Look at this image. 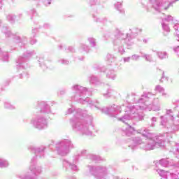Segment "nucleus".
Wrapping results in <instances>:
<instances>
[{"mask_svg":"<svg viewBox=\"0 0 179 179\" xmlns=\"http://www.w3.org/2000/svg\"><path fill=\"white\" fill-rule=\"evenodd\" d=\"M155 92H159V93H162V96H166V93H164V88L160 85H157L155 89Z\"/></svg>","mask_w":179,"mask_h":179,"instance_id":"obj_37","label":"nucleus"},{"mask_svg":"<svg viewBox=\"0 0 179 179\" xmlns=\"http://www.w3.org/2000/svg\"><path fill=\"white\" fill-rule=\"evenodd\" d=\"M59 64H62V65H69V62L68 59H60L58 60Z\"/></svg>","mask_w":179,"mask_h":179,"instance_id":"obj_40","label":"nucleus"},{"mask_svg":"<svg viewBox=\"0 0 179 179\" xmlns=\"http://www.w3.org/2000/svg\"><path fill=\"white\" fill-rule=\"evenodd\" d=\"M1 31L3 33L6 37H12L13 41L8 43L9 47H11V50H15L16 45L18 47H24L28 43V39L26 36H19L17 34H12L10 29L8 27H3L1 28Z\"/></svg>","mask_w":179,"mask_h":179,"instance_id":"obj_9","label":"nucleus"},{"mask_svg":"<svg viewBox=\"0 0 179 179\" xmlns=\"http://www.w3.org/2000/svg\"><path fill=\"white\" fill-rule=\"evenodd\" d=\"M101 1V0H87L88 3H90V5H99L100 4V2Z\"/></svg>","mask_w":179,"mask_h":179,"instance_id":"obj_38","label":"nucleus"},{"mask_svg":"<svg viewBox=\"0 0 179 179\" xmlns=\"http://www.w3.org/2000/svg\"><path fill=\"white\" fill-rule=\"evenodd\" d=\"M156 122H157V117H152L151 118V124L150 127H156Z\"/></svg>","mask_w":179,"mask_h":179,"instance_id":"obj_44","label":"nucleus"},{"mask_svg":"<svg viewBox=\"0 0 179 179\" xmlns=\"http://www.w3.org/2000/svg\"><path fill=\"white\" fill-rule=\"evenodd\" d=\"M141 57L144 58V59L148 62H152L153 61V57H152V55L143 53Z\"/></svg>","mask_w":179,"mask_h":179,"instance_id":"obj_30","label":"nucleus"},{"mask_svg":"<svg viewBox=\"0 0 179 179\" xmlns=\"http://www.w3.org/2000/svg\"><path fill=\"white\" fill-rule=\"evenodd\" d=\"M103 96L107 99L108 97H111L113 96H117V92L115 90L112 88H109L106 93L103 94Z\"/></svg>","mask_w":179,"mask_h":179,"instance_id":"obj_25","label":"nucleus"},{"mask_svg":"<svg viewBox=\"0 0 179 179\" xmlns=\"http://www.w3.org/2000/svg\"><path fill=\"white\" fill-rule=\"evenodd\" d=\"M38 62L39 64V66H41V68H42L43 71H45V69H47V66L45 65V63H44V57H38Z\"/></svg>","mask_w":179,"mask_h":179,"instance_id":"obj_29","label":"nucleus"},{"mask_svg":"<svg viewBox=\"0 0 179 179\" xmlns=\"http://www.w3.org/2000/svg\"><path fill=\"white\" fill-rule=\"evenodd\" d=\"M38 31V30L37 29V28L32 29L31 37H36V35L37 34Z\"/></svg>","mask_w":179,"mask_h":179,"instance_id":"obj_47","label":"nucleus"},{"mask_svg":"<svg viewBox=\"0 0 179 179\" xmlns=\"http://www.w3.org/2000/svg\"><path fill=\"white\" fill-rule=\"evenodd\" d=\"M161 123L160 125L162 127H166L169 129H170V132H171V127H169L167 126V123L169 122V117H167V115H162L160 116Z\"/></svg>","mask_w":179,"mask_h":179,"instance_id":"obj_19","label":"nucleus"},{"mask_svg":"<svg viewBox=\"0 0 179 179\" xmlns=\"http://www.w3.org/2000/svg\"><path fill=\"white\" fill-rule=\"evenodd\" d=\"M138 107L141 111L147 110L148 111H160V103L159 98L155 97V95L150 92L144 93L136 102V106L131 108V111L136 110Z\"/></svg>","mask_w":179,"mask_h":179,"instance_id":"obj_5","label":"nucleus"},{"mask_svg":"<svg viewBox=\"0 0 179 179\" xmlns=\"http://www.w3.org/2000/svg\"><path fill=\"white\" fill-rule=\"evenodd\" d=\"M85 175L87 176H89V173H85Z\"/></svg>","mask_w":179,"mask_h":179,"instance_id":"obj_62","label":"nucleus"},{"mask_svg":"<svg viewBox=\"0 0 179 179\" xmlns=\"http://www.w3.org/2000/svg\"><path fill=\"white\" fill-rule=\"evenodd\" d=\"M106 59L108 64H113V62H115V61H117V57H115V55H114L113 54L108 53L106 55Z\"/></svg>","mask_w":179,"mask_h":179,"instance_id":"obj_24","label":"nucleus"},{"mask_svg":"<svg viewBox=\"0 0 179 179\" xmlns=\"http://www.w3.org/2000/svg\"><path fill=\"white\" fill-rule=\"evenodd\" d=\"M36 54L34 50H28L25 52L22 56H20L15 61V66L17 72H19L20 79H27L29 78V73L27 72V62L33 55Z\"/></svg>","mask_w":179,"mask_h":179,"instance_id":"obj_8","label":"nucleus"},{"mask_svg":"<svg viewBox=\"0 0 179 179\" xmlns=\"http://www.w3.org/2000/svg\"><path fill=\"white\" fill-rule=\"evenodd\" d=\"M137 134H141L143 136L148 139V141L147 144H145L141 137H134L131 141L132 144L129 145V148H131L132 150L136 149L137 146H139L143 150H153L156 148H163L166 141L170 142V139L173 138L170 133H164L155 136V134L146 131L145 129L137 130Z\"/></svg>","mask_w":179,"mask_h":179,"instance_id":"obj_2","label":"nucleus"},{"mask_svg":"<svg viewBox=\"0 0 179 179\" xmlns=\"http://www.w3.org/2000/svg\"><path fill=\"white\" fill-rule=\"evenodd\" d=\"M87 167L90 175L93 176L95 179H109L111 170H113L111 168H108L107 166L102 165H88Z\"/></svg>","mask_w":179,"mask_h":179,"instance_id":"obj_11","label":"nucleus"},{"mask_svg":"<svg viewBox=\"0 0 179 179\" xmlns=\"http://www.w3.org/2000/svg\"><path fill=\"white\" fill-rule=\"evenodd\" d=\"M88 41L91 45V47H96V39L93 38H89Z\"/></svg>","mask_w":179,"mask_h":179,"instance_id":"obj_42","label":"nucleus"},{"mask_svg":"<svg viewBox=\"0 0 179 179\" xmlns=\"http://www.w3.org/2000/svg\"><path fill=\"white\" fill-rule=\"evenodd\" d=\"M169 177H170L171 179H179L178 173H171Z\"/></svg>","mask_w":179,"mask_h":179,"instance_id":"obj_45","label":"nucleus"},{"mask_svg":"<svg viewBox=\"0 0 179 179\" xmlns=\"http://www.w3.org/2000/svg\"><path fill=\"white\" fill-rule=\"evenodd\" d=\"M71 90L73 92V96H71L72 100H75V101H78L80 103V104H86L90 108H97V110H100L101 113L104 114H107L108 115H110V117H114L115 118H117L118 121L123 122L128 125V123L131 120H134V118H136L138 117L139 120L142 121L143 120V116L139 115V107H136V105L133 106H127V112L124 113L122 117H118V115L121 114V106L118 105H113L109 108H100L99 106L98 101H92L90 98L87 97L90 94V92L87 90V88L82 87L79 85H74L71 87ZM133 107H136V110L134 111L131 108Z\"/></svg>","mask_w":179,"mask_h":179,"instance_id":"obj_1","label":"nucleus"},{"mask_svg":"<svg viewBox=\"0 0 179 179\" xmlns=\"http://www.w3.org/2000/svg\"><path fill=\"white\" fill-rule=\"evenodd\" d=\"M89 82L92 85H100V80L94 76H91L89 77Z\"/></svg>","mask_w":179,"mask_h":179,"instance_id":"obj_28","label":"nucleus"},{"mask_svg":"<svg viewBox=\"0 0 179 179\" xmlns=\"http://www.w3.org/2000/svg\"><path fill=\"white\" fill-rule=\"evenodd\" d=\"M67 179H76V178H75L74 176H71L69 177Z\"/></svg>","mask_w":179,"mask_h":179,"instance_id":"obj_58","label":"nucleus"},{"mask_svg":"<svg viewBox=\"0 0 179 179\" xmlns=\"http://www.w3.org/2000/svg\"><path fill=\"white\" fill-rule=\"evenodd\" d=\"M72 149H75V145L69 138L61 140L56 143V150L59 156L69 155Z\"/></svg>","mask_w":179,"mask_h":179,"instance_id":"obj_12","label":"nucleus"},{"mask_svg":"<svg viewBox=\"0 0 179 179\" xmlns=\"http://www.w3.org/2000/svg\"><path fill=\"white\" fill-rule=\"evenodd\" d=\"M2 22L0 21V24H1Z\"/></svg>","mask_w":179,"mask_h":179,"instance_id":"obj_63","label":"nucleus"},{"mask_svg":"<svg viewBox=\"0 0 179 179\" xmlns=\"http://www.w3.org/2000/svg\"><path fill=\"white\" fill-rule=\"evenodd\" d=\"M43 27H44V29H50V27H51V25H50V24H48V23H45L43 24Z\"/></svg>","mask_w":179,"mask_h":179,"instance_id":"obj_54","label":"nucleus"},{"mask_svg":"<svg viewBox=\"0 0 179 179\" xmlns=\"http://www.w3.org/2000/svg\"><path fill=\"white\" fill-rule=\"evenodd\" d=\"M139 58H141V56L138 55H133L131 57V59L133 60V61H138V59H139Z\"/></svg>","mask_w":179,"mask_h":179,"instance_id":"obj_48","label":"nucleus"},{"mask_svg":"<svg viewBox=\"0 0 179 179\" xmlns=\"http://www.w3.org/2000/svg\"><path fill=\"white\" fill-rule=\"evenodd\" d=\"M156 171L158 173V174L160 176V177H162V179H167L170 176L171 173L169 171H166L163 169H157Z\"/></svg>","mask_w":179,"mask_h":179,"instance_id":"obj_20","label":"nucleus"},{"mask_svg":"<svg viewBox=\"0 0 179 179\" xmlns=\"http://www.w3.org/2000/svg\"><path fill=\"white\" fill-rule=\"evenodd\" d=\"M4 108L7 110H15L16 107L14 105H12L10 102H4Z\"/></svg>","mask_w":179,"mask_h":179,"instance_id":"obj_35","label":"nucleus"},{"mask_svg":"<svg viewBox=\"0 0 179 179\" xmlns=\"http://www.w3.org/2000/svg\"><path fill=\"white\" fill-rule=\"evenodd\" d=\"M173 22H174V17L171 15H168L167 17L164 18L162 22V26L163 29L167 32L170 31V27H169V23H172L173 24Z\"/></svg>","mask_w":179,"mask_h":179,"instance_id":"obj_15","label":"nucleus"},{"mask_svg":"<svg viewBox=\"0 0 179 179\" xmlns=\"http://www.w3.org/2000/svg\"><path fill=\"white\" fill-rule=\"evenodd\" d=\"M88 152L86 150H82L80 152V154H78L79 156H86V155H87Z\"/></svg>","mask_w":179,"mask_h":179,"instance_id":"obj_51","label":"nucleus"},{"mask_svg":"<svg viewBox=\"0 0 179 179\" xmlns=\"http://www.w3.org/2000/svg\"><path fill=\"white\" fill-rule=\"evenodd\" d=\"M40 109L39 114L31 120V124L34 128L36 129H45L48 127V121L44 117L45 114H55V113L51 110L50 105L44 101L38 102L36 106V109Z\"/></svg>","mask_w":179,"mask_h":179,"instance_id":"obj_4","label":"nucleus"},{"mask_svg":"<svg viewBox=\"0 0 179 179\" xmlns=\"http://www.w3.org/2000/svg\"><path fill=\"white\" fill-rule=\"evenodd\" d=\"M29 15H31V19H33V16H37V12L36 11V9L33 8L31 9L29 12H28Z\"/></svg>","mask_w":179,"mask_h":179,"instance_id":"obj_41","label":"nucleus"},{"mask_svg":"<svg viewBox=\"0 0 179 179\" xmlns=\"http://www.w3.org/2000/svg\"><path fill=\"white\" fill-rule=\"evenodd\" d=\"M115 8L117 11L122 14L125 13V11L124 10V8H122V1L117 2L115 3Z\"/></svg>","mask_w":179,"mask_h":179,"instance_id":"obj_26","label":"nucleus"},{"mask_svg":"<svg viewBox=\"0 0 179 179\" xmlns=\"http://www.w3.org/2000/svg\"><path fill=\"white\" fill-rule=\"evenodd\" d=\"M156 52L159 59H166V58H167V52Z\"/></svg>","mask_w":179,"mask_h":179,"instance_id":"obj_34","label":"nucleus"},{"mask_svg":"<svg viewBox=\"0 0 179 179\" xmlns=\"http://www.w3.org/2000/svg\"><path fill=\"white\" fill-rule=\"evenodd\" d=\"M90 159L94 162H100L101 160L99 156L94 155H90Z\"/></svg>","mask_w":179,"mask_h":179,"instance_id":"obj_43","label":"nucleus"},{"mask_svg":"<svg viewBox=\"0 0 179 179\" xmlns=\"http://www.w3.org/2000/svg\"><path fill=\"white\" fill-rule=\"evenodd\" d=\"M66 93V90L65 89H62L58 92V95L59 96H64Z\"/></svg>","mask_w":179,"mask_h":179,"instance_id":"obj_50","label":"nucleus"},{"mask_svg":"<svg viewBox=\"0 0 179 179\" xmlns=\"http://www.w3.org/2000/svg\"><path fill=\"white\" fill-rule=\"evenodd\" d=\"M93 18L94 22H96V23H104L106 22V18H100L99 16L96 15H93Z\"/></svg>","mask_w":179,"mask_h":179,"instance_id":"obj_33","label":"nucleus"},{"mask_svg":"<svg viewBox=\"0 0 179 179\" xmlns=\"http://www.w3.org/2000/svg\"><path fill=\"white\" fill-rule=\"evenodd\" d=\"M65 51L67 52H75V48L72 46H69L68 48H65Z\"/></svg>","mask_w":179,"mask_h":179,"instance_id":"obj_46","label":"nucleus"},{"mask_svg":"<svg viewBox=\"0 0 179 179\" xmlns=\"http://www.w3.org/2000/svg\"><path fill=\"white\" fill-rule=\"evenodd\" d=\"M24 121H27V120H24Z\"/></svg>","mask_w":179,"mask_h":179,"instance_id":"obj_64","label":"nucleus"},{"mask_svg":"<svg viewBox=\"0 0 179 179\" xmlns=\"http://www.w3.org/2000/svg\"><path fill=\"white\" fill-rule=\"evenodd\" d=\"M123 61L124 62H129V61H131V57H124L123 58Z\"/></svg>","mask_w":179,"mask_h":179,"instance_id":"obj_53","label":"nucleus"},{"mask_svg":"<svg viewBox=\"0 0 179 179\" xmlns=\"http://www.w3.org/2000/svg\"><path fill=\"white\" fill-rule=\"evenodd\" d=\"M173 51H175L176 54H178V55L179 56V46L173 48Z\"/></svg>","mask_w":179,"mask_h":179,"instance_id":"obj_55","label":"nucleus"},{"mask_svg":"<svg viewBox=\"0 0 179 179\" xmlns=\"http://www.w3.org/2000/svg\"><path fill=\"white\" fill-rule=\"evenodd\" d=\"M176 155V158L173 159L169 160V159H162L159 161V164L160 166H162V167H170V166H176L178 167V159L179 158L177 157L176 153H173Z\"/></svg>","mask_w":179,"mask_h":179,"instance_id":"obj_14","label":"nucleus"},{"mask_svg":"<svg viewBox=\"0 0 179 179\" xmlns=\"http://www.w3.org/2000/svg\"><path fill=\"white\" fill-rule=\"evenodd\" d=\"M63 48H64V45H59V50H62Z\"/></svg>","mask_w":179,"mask_h":179,"instance_id":"obj_57","label":"nucleus"},{"mask_svg":"<svg viewBox=\"0 0 179 179\" xmlns=\"http://www.w3.org/2000/svg\"><path fill=\"white\" fill-rule=\"evenodd\" d=\"M106 78L114 80V79L117 78V74H115V71L114 70H109L106 72Z\"/></svg>","mask_w":179,"mask_h":179,"instance_id":"obj_27","label":"nucleus"},{"mask_svg":"<svg viewBox=\"0 0 179 179\" xmlns=\"http://www.w3.org/2000/svg\"><path fill=\"white\" fill-rule=\"evenodd\" d=\"M6 19L10 23H14L16 19V15L13 14H8L6 15Z\"/></svg>","mask_w":179,"mask_h":179,"instance_id":"obj_32","label":"nucleus"},{"mask_svg":"<svg viewBox=\"0 0 179 179\" xmlns=\"http://www.w3.org/2000/svg\"><path fill=\"white\" fill-rule=\"evenodd\" d=\"M165 115H166L167 118H169L171 121H173V124L171 126V132H177V131H179V120H176L173 110L171 109H166Z\"/></svg>","mask_w":179,"mask_h":179,"instance_id":"obj_13","label":"nucleus"},{"mask_svg":"<svg viewBox=\"0 0 179 179\" xmlns=\"http://www.w3.org/2000/svg\"><path fill=\"white\" fill-rule=\"evenodd\" d=\"M114 47H116V48H117L118 52L121 54V55L125 54V49H124V43H122V45H114Z\"/></svg>","mask_w":179,"mask_h":179,"instance_id":"obj_31","label":"nucleus"},{"mask_svg":"<svg viewBox=\"0 0 179 179\" xmlns=\"http://www.w3.org/2000/svg\"><path fill=\"white\" fill-rule=\"evenodd\" d=\"M2 5H3V0H0V10L2 9Z\"/></svg>","mask_w":179,"mask_h":179,"instance_id":"obj_56","label":"nucleus"},{"mask_svg":"<svg viewBox=\"0 0 179 179\" xmlns=\"http://www.w3.org/2000/svg\"><path fill=\"white\" fill-rule=\"evenodd\" d=\"M29 150L34 152L35 155H43L44 150H45V147L41 145L40 147H35L34 145H30L29 147Z\"/></svg>","mask_w":179,"mask_h":179,"instance_id":"obj_16","label":"nucleus"},{"mask_svg":"<svg viewBox=\"0 0 179 179\" xmlns=\"http://www.w3.org/2000/svg\"><path fill=\"white\" fill-rule=\"evenodd\" d=\"M63 166L65 167L66 169H71L72 171H78V166L75 164H72L69 162L66 159H63Z\"/></svg>","mask_w":179,"mask_h":179,"instance_id":"obj_17","label":"nucleus"},{"mask_svg":"<svg viewBox=\"0 0 179 179\" xmlns=\"http://www.w3.org/2000/svg\"><path fill=\"white\" fill-rule=\"evenodd\" d=\"M142 31V29L138 28H133L129 29V32L125 34L124 32L119 31L116 35L117 39L113 41V45H121L127 44V47H131L135 44L134 39L136 36Z\"/></svg>","mask_w":179,"mask_h":179,"instance_id":"obj_7","label":"nucleus"},{"mask_svg":"<svg viewBox=\"0 0 179 179\" xmlns=\"http://www.w3.org/2000/svg\"><path fill=\"white\" fill-rule=\"evenodd\" d=\"M94 69L99 71V72H106V67H100V66H94Z\"/></svg>","mask_w":179,"mask_h":179,"instance_id":"obj_39","label":"nucleus"},{"mask_svg":"<svg viewBox=\"0 0 179 179\" xmlns=\"http://www.w3.org/2000/svg\"><path fill=\"white\" fill-rule=\"evenodd\" d=\"M177 1L178 0H140V3L146 12H152L153 9L155 12L160 13L167 10Z\"/></svg>","mask_w":179,"mask_h":179,"instance_id":"obj_6","label":"nucleus"},{"mask_svg":"<svg viewBox=\"0 0 179 179\" xmlns=\"http://www.w3.org/2000/svg\"><path fill=\"white\" fill-rule=\"evenodd\" d=\"M9 161L5 158L0 157V169H8Z\"/></svg>","mask_w":179,"mask_h":179,"instance_id":"obj_23","label":"nucleus"},{"mask_svg":"<svg viewBox=\"0 0 179 179\" xmlns=\"http://www.w3.org/2000/svg\"><path fill=\"white\" fill-rule=\"evenodd\" d=\"M163 80H169V77L164 76V71L162 72V79L160 80V82H163Z\"/></svg>","mask_w":179,"mask_h":179,"instance_id":"obj_52","label":"nucleus"},{"mask_svg":"<svg viewBox=\"0 0 179 179\" xmlns=\"http://www.w3.org/2000/svg\"><path fill=\"white\" fill-rule=\"evenodd\" d=\"M19 17H22V16H23V14L22 13H20L18 15Z\"/></svg>","mask_w":179,"mask_h":179,"instance_id":"obj_61","label":"nucleus"},{"mask_svg":"<svg viewBox=\"0 0 179 179\" xmlns=\"http://www.w3.org/2000/svg\"><path fill=\"white\" fill-rule=\"evenodd\" d=\"M41 174V166L37 165V155L34 157L31 160L29 170L26 174L20 173L16 175L18 179H37V176Z\"/></svg>","mask_w":179,"mask_h":179,"instance_id":"obj_10","label":"nucleus"},{"mask_svg":"<svg viewBox=\"0 0 179 179\" xmlns=\"http://www.w3.org/2000/svg\"><path fill=\"white\" fill-rule=\"evenodd\" d=\"M80 52H89L90 51V48L89 46L85 45V44H81L80 46Z\"/></svg>","mask_w":179,"mask_h":179,"instance_id":"obj_36","label":"nucleus"},{"mask_svg":"<svg viewBox=\"0 0 179 179\" xmlns=\"http://www.w3.org/2000/svg\"><path fill=\"white\" fill-rule=\"evenodd\" d=\"M0 59L3 62H8L9 61V54L7 51H3L0 48Z\"/></svg>","mask_w":179,"mask_h":179,"instance_id":"obj_18","label":"nucleus"},{"mask_svg":"<svg viewBox=\"0 0 179 179\" xmlns=\"http://www.w3.org/2000/svg\"><path fill=\"white\" fill-rule=\"evenodd\" d=\"M66 114H73V117L70 119V125L74 132H80L83 135L92 136L94 125H93V117L90 116V120L84 118L87 115V110H82V109H76L74 106L69 108Z\"/></svg>","mask_w":179,"mask_h":179,"instance_id":"obj_3","label":"nucleus"},{"mask_svg":"<svg viewBox=\"0 0 179 179\" xmlns=\"http://www.w3.org/2000/svg\"><path fill=\"white\" fill-rule=\"evenodd\" d=\"M123 132H124L125 135L127 136H131V135L134 134V132H135V128L132 127V126L128 124V127H127L125 129H122Z\"/></svg>","mask_w":179,"mask_h":179,"instance_id":"obj_21","label":"nucleus"},{"mask_svg":"<svg viewBox=\"0 0 179 179\" xmlns=\"http://www.w3.org/2000/svg\"><path fill=\"white\" fill-rule=\"evenodd\" d=\"M177 118H179V110L178 111V113L176 114Z\"/></svg>","mask_w":179,"mask_h":179,"instance_id":"obj_60","label":"nucleus"},{"mask_svg":"<svg viewBox=\"0 0 179 179\" xmlns=\"http://www.w3.org/2000/svg\"><path fill=\"white\" fill-rule=\"evenodd\" d=\"M84 59H85V57H82L80 58L79 59H80V61H83Z\"/></svg>","mask_w":179,"mask_h":179,"instance_id":"obj_59","label":"nucleus"},{"mask_svg":"<svg viewBox=\"0 0 179 179\" xmlns=\"http://www.w3.org/2000/svg\"><path fill=\"white\" fill-rule=\"evenodd\" d=\"M29 43H30V44H31L33 45L34 44H36V43H37V40H36V38H34V37L31 36Z\"/></svg>","mask_w":179,"mask_h":179,"instance_id":"obj_49","label":"nucleus"},{"mask_svg":"<svg viewBox=\"0 0 179 179\" xmlns=\"http://www.w3.org/2000/svg\"><path fill=\"white\" fill-rule=\"evenodd\" d=\"M173 27L175 30V34H176L177 41H179V23L178 21L174 20L173 21Z\"/></svg>","mask_w":179,"mask_h":179,"instance_id":"obj_22","label":"nucleus"}]
</instances>
